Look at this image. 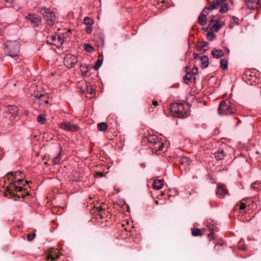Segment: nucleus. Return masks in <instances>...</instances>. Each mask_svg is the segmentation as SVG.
<instances>
[{"label":"nucleus","mask_w":261,"mask_h":261,"mask_svg":"<svg viewBox=\"0 0 261 261\" xmlns=\"http://www.w3.org/2000/svg\"><path fill=\"white\" fill-rule=\"evenodd\" d=\"M6 2L7 3H12V0H5Z\"/></svg>","instance_id":"obj_58"},{"label":"nucleus","mask_w":261,"mask_h":261,"mask_svg":"<svg viewBox=\"0 0 261 261\" xmlns=\"http://www.w3.org/2000/svg\"><path fill=\"white\" fill-rule=\"evenodd\" d=\"M59 255L57 254L53 250L50 251V253L47 255L46 261H54L59 257Z\"/></svg>","instance_id":"obj_19"},{"label":"nucleus","mask_w":261,"mask_h":261,"mask_svg":"<svg viewBox=\"0 0 261 261\" xmlns=\"http://www.w3.org/2000/svg\"><path fill=\"white\" fill-rule=\"evenodd\" d=\"M242 250H245L246 249V247H242Z\"/></svg>","instance_id":"obj_59"},{"label":"nucleus","mask_w":261,"mask_h":261,"mask_svg":"<svg viewBox=\"0 0 261 261\" xmlns=\"http://www.w3.org/2000/svg\"><path fill=\"white\" fill-rule=\"evenodd\" d=\"M184 105L181 103H174L170 106V110L174 117L182 118L185 117V112H183Z\"/></svg>","instance_id":"obj_4"},{"label":"nucleus","mask_w":261,"mask_h":261,"mask_svg":"<svg viewBox=\"0 0 261 261\" xmlns=\"http://www.w3.org/2000/svg\"><path fill=\"white\" fill-rule=\"evenodd\" d=\"M46 158H47V156L46 155H44V157L43 158V159H46Z\"/></svg>","instance_id":"obj_61"},{"label":"nucleus","mask_w":261,"mask_h":261,"mask_svg":"<svg viewBox=\"0 0 261 261\" xmlns=\"http://www.w3.org/2000/svg\"><path fill=\"white\" fill-rule=\"evenodd\" d=\"M86 89L84 90V92L85 93L86 97L91 98L92 97V95L95 93V91L90 87V84L86 83Z\"/></svg>","instance_id":"obj_13"},{"label":"nucleus","mask_w":261,"mask_h":261,"mask_svg":"<svg viewBox=\"0 0 261 261\" xmlns=\"http://www.w3.org/2000/svg\"><path fill=\"white\" fill-rule=\"evenodd\" d=\"M192 235L194 237L200 236L202 235L201 229L199 228H194L192 229Z\"/></svg>","instance_id":"obj_28"},{"label":"nucleus","mask_w":261,"mask_h":261,"mask_svg":"<svg viewBox=\"0 0 261 261\" xmlns=\"http://www.w3.org/2000/svg\"><path fill=\"white\" fill-rule=\"evenodd\" d=\"M7 192H9V195H10V196H11L12 195H13V196H15L14 194L12 193L11 191L9 189H8L6 190V192H5V193H4V196H6L7 195Z\"/></svg>","instance_id":"obj_48"},{"label":"nucleus","mask_w":261,"mask_h":261,"mask_svg":"<svg viewBox=\"0 0 261 261\" xmlns=\"http://www.w3.org/2000/svg\"><path fill=\"white\" fill-rule=\"evenodd\" d=\"M192 78V74L191 72H188L183 77V80L185 84H188L189 82L190 81Z\"/></svg>","instance_id":"obj_32"},{"label":"nucleus","mask_w":261,"mask_h":261,"mask_svg":"<svg viewBox=\"0 0 261 261\" xmlns=\"http://www.w3.org/2000/svg\"><path fill=\"white\" fill-rule=\"evenodd\" d=\"M199 58L201 61V63L203 66L202 68H206L209 65V59L208 57L207 56L204 55L199 57Z\"/></svg>","instance_id":"obj_18"},{"label":"nucleus","mask_w":261,"mask_h":261,"mask_svg":"<svg viewBox=\"0 0 261 261\" xmlns=\"http://www.w3.org/2000/svg\"><path fill=\"white\" fill-rule=\"evenodd\" d=\"M149 110L150 112H152V111H153V108L152 107H150L149 109Z\"/></svg>","instance_id":"obj_57"},{"label":"nucleus","mask_w":261,"mask_h":261,"mask_svg":"<svg viewBox=\"0 0 261 261\" xmlns=\"http://www.w3.org/2000/svg\"><path fill=\"white\" fill-rule=\"evenodd\" d=\"M228 193L227 191L220 186H218L216 190V194L220 198L224 197Z\"/></svg>","instance_id":"obj_12"},{"label":"nucleus","mask_w":261,"mask_h":261,"mask_svg":"<svg viewBox=\"0 0 261 261\" xmlns=\"http://www.w3.org/2000/svg\"><path fill=\"white\" fill-rule=\"evenodd\" d=\"M6 112L11 115V116L15 118L18 115V109L15 106H8L7 107Z\"/></svg>","instance_id":"obj_11"},{"label":"nucleus","mask_w":261,"mask_h":261,"mask_svg":"<svg viewBox=\"0 0 261 261\" xmlns=\"http://www.w3.org/2000/svg\"><path fill=\"white\" fill-rule=\"evenodd\" d=\"M60 126L62 129L70 132H77L79 129L77 125L72 124L69 122L61 123Z\"/></svg>","instance_id":"obj_9"},{"label":"nucleus","mask_w":261,"mask_h":261,"mask_svg":"<svg viewBox=\"0 0 261 261\" xmlns=\"http://www.w3.org/2000/svg\"><path fill=\"white\" fill-rule=\"evenodd\" d=\"M23 178H21V177H20V178H18L16 181H15V180H13V183H12V184H15L16 182H17V184H18V185H19V186H20V185L24 186L25 184H28L29 183V181H27V180H26V181H25V184H22V182H23ZM13 180H14V179H13Z\"/></svg>","instance_id":"obj_36"},{"label":"nucleus","mask_w":261,"mask_h":261,"mask_svg":"<svg viewBox=\"0 0 261 261\" xmlns=\"http://www.w3.org/2000/svg\"><path fill=\"white\" fill-rule=\"evenodd\" d=\"M25 18L29 20L35 27H39L41 23V17L37 14H28Z\"/></svg>","instance_id":"obj_7"},{"label":"nucleus","mask_w":261,"mask_h":261,"mask_svg":"<svg viewBox=\"0 0 261 261\" xmlns=\"http://www.w3.org/2000/svg\"><path fill=\"white\" fill-rule=\"evenodd\" d=\"M198 67H194L193 68V69H192L191 70V74L194 76V80H195V79H196V75L198 74Z\"/></svg>","instance_id":"obj_40"},{"label":"nucleus","mask_w":261,"mask_h":261,"mask_svg":"<svg viewBox=\"0 0 261 261\" xmlns=\"http://www.w3.org/2000/svg\"><path fill=\"white\" fill-rule=\"evenodd\" d=\"M21 197H24V194H21Z\"/></svg>","instance_id":"obj_60"},{"label":"nucleus","mask_w":261,"mask_h":261,"mask_svg":"<svg viewBox=\"0 0 261 261\" xmlns=\"http://www.w3.org/2000/svg\"><path fill=\"white\" fill-rule=\"evenodd\" d=\"M220 67L223 70H225L227 69L228 63L225 59H222L220 60Z\"/></svg>","instance_id":"obj_25"},{"label":"nucleus","mask_w":261,"mask_h":261,"mask_svg":"<svg viewBox=\"0 0 261 261\" xmlns=\"http://www.w3.org/2000/svg\"><path fill=\"white\" fill-rule=\"evenodd\" d=\"M213 57L216 59H220L224 56V53L221 49H214L211 51Z\"/></svg>","instance_id":"obj_14"},{"label":"nucleus","mask_w":261,"mask_h":261,"mask_svg":"<svg viewBox=\"0 0 261 261\" xmlns=\"http://www.w3.org/2000/svg\"><path fill=\"white\" fill-rule=\"evenodd\" d=\"M210 233L208 235V238L210 241H211L212 239H214V231L213 228H210Z\"/></svg>","instance_id":"obj_42"},{"label":"nucleus","mask_w":261,"mask_h":261,"mask_svg":"<svg viewBox=\"0 0 261 261\" xmlns=\"http://www.w3.org/2000/svg\"><path fill=\"white\" fill-rule=\"evenodd\" d=\"M225 155V153L223 149H218V151L215 153V156L217 161L222 160Z\"/></svg>","instance_id":"obj_15"},{"label":"nucleus","mask_w":261,"mask_h":261,"mask_svg":"<svg viewBox=\"0 0 261 261\" xmlns=\"http://www.w3.org/2000/svg\"><path fill=\"white\" fill-rule=\"evenodd\" d=\"M190 162V159L189 157L188 156L182 157L180 161V163L181 164L185 165H189Z\"/></svg>","instance_id":"obj_31"},{"label":"nucleus","mask_w":261,"mask_h":261,"mask_svg":"<svg viewBox=\"0 0 261 261\" xmlns=\"http://www.w3.org/2000/svg\"><path fill=\"white\" fill-rule=\"evenodd\" d=\"M102 56H99L98 59L96 61L95 65H94V69L95 70H98L99 68V67L102 65Z\"/></svg>","instance_id":"obj_22"},{"label":"nucleus","mask_w":261,"mask_h":261,"mask_svg":"<svg viewBox=\"0 0 261 261\" xmlns=\"http://www.w3.org/2000/svg\"><path fill=\"white\" fill-rule=\"evenodd\" d=\"M223 24H224V23H219V22L217 20L216 21V22L213 24V26L211 27V29L214 30L216 32H218L222 27Z\"/></svg>","instance_id":"obj_24"},{"label":"nucleus","mask_w":261,"mask_h":261,"mask_svg":"<svg viewBox=\"0 0 261 261\" xmlns=\"http://www.w3.org/2000/svg\"><path fill=\"white\" fill-rule=\"evenodd\" d=\"M108 128V125L105 122H101L97 124V128L99 131H105Z\"/></svg>","instance_id":"obj_27"},{"label":"nucleus","mask_w":261,"mask_h":261,"mask_svg":"<svg viewBox=\"0 0 261 261\" xmlns=\"http://www.w3.org/2000/svg\"><path fill=\"white\" fill-rule=\"evenodd\" d=\"M193 56L194 58L195 59L199 58L198 54L196 53H194L193 54Z\"/></svg>","instance_id":"obj_50"},{"label":"nucleus","mask_w":261,"mask_h":261,"mask_svg":"<svg viewBox=\"0 0 261 261\" xmlns=\"http://www.w3.org/2000/svg\"><path fill=\"white\" fill-rule=\"evenodd\" d=\"M12 187L15 191H22L23 190V188L20 186H17L15 184H12Z\"/></svg>","instance_id":"obj_39"},{"label":"nucleus","mask_w":261,"mask_h":261,"mask_svg":"<svg viewBox=\"0 0 261 261\" xmlns=\"http://www.w3.org/2000/svg\"><path fill=\"white\" fill-rule=\"evenodd\" d=\"M206 37L209 41H213L216 39V36L213 32H208L206 34Z\"/></svg>","instance_id":"obj_30"},{"label":"nucleus","mask_w":261,"mask_h":261,"mask_svg":"<svg viewBox=\"0 0 261 261\" xmlns=\"http://www.w3.org/2000/svg\"><path fill=\"white\" fill-rule=\"evenodd\" d=\"M17 198L18 199V198H19V197H20V196H19V195H18V196H17Z\"/></svg>","instance_id":"obj_63"},{"label":"nucleus","mask_w":261,"mask_h":261,"mask_svg":"<svg viewBox=\"0 0 261 261\" xmlns=\"http://www.w3.org/2000/svg\"><path fill=\"white\" fill-rule=\"evenodd\" d=\"M154 145L155 147H157L158 148V150H162L164 147L163 144L159 142H155Z\"/></svg>","instance_id":"obj_41"},{"label":"nucleus","mask_w":261,"mask_h":261,"mask_svg":"<svg viewBox=\"0 0 261 261\" xmlns=\"http://www.w3.org/2000/svg\"><path fill=\"white\" fill-rule=\"evenodd\" d=\"M91 213L95 215L96 219H102L106 215V210L101 206L94 207Z\"/></svg>","instance_id":"obj_8"},{"label":"nucleus","mask_w":261,"mask_h":261,"mask_svg":"<svg viewBox=\"0 0 261 261\" xmlns=\"http://www.w3.org/2000/svg\"><path fill=\"white\" fill-rule=\"evenodd\" d=\"M217 1L219 2V4H220V3L225 2L226 0H217Z\"/></svg>","instance_id":"obj_55"},{"label":"nucleus","mask_w":261,"mask_h":261,"mask_svg":"<svg viewBox=\"0 0 261 261\" xmlns=\"http://www.w3.org/2000/svg\"><path fill=\"white\" fill-rule=\"evenodd\" d=\"M41 97L40 99V101L42 103H47L48 96L46 94H43L42 95H40Z\"/></svg>","instance_id":"obj_35"},{"label":"nucleus","mask_w":261,"mask_h":261,"mask_svg":"<svg viewBox=\"0 0 261 261\" xmlns=\"http://www.w3.org/2000/svg\"><path fill=\"white\" fill-rule=\"evenodd\" d=\"M86 31L88 34H90L92 32L91 25H87L86 28Z\"/></svg>","instance_id":"obj_46"},{"label":"nucleus","mask_w":261,"mask_h":261,"mask_svg":"<svg viewBox=\"0 0 261 261\" xmlns=\"http://www.w3.org/2000/svg\"><path fill=\"white\" fill-rule=\"evenodd\" d=\"M251 188H252V189L254 190H256V187L254 186V185H253V184H252V185H251Z\"/></svg>","instance_id":"obj_56"},{"label":"nucleus","mask_w":261,"mask_h":261,"mask_svg":"<svg viewBox=\"0 0 261 261\" xmlns=\"http://www.w3.org/2000/svg\"><path fill=\"white\" fill-rule=\"evenodd\" d=\"M46 42L48 44H50L57 46L60 47L64 42L63 39L61 36L57 34L49 35L47 37Z\"/></svg>","instance_id":"obj_5"},{"label":"nucleus","mask_w":261,"mask_h":261,"mask_svg":"<svg viewBox=\"0 0 261 261\" xmlns=\"http://www.w3.org/2000/svg\"><path fill=\"white\" fill-rule=\"evenodd\" d=\"M210 10L208 9V7H205L203 9V11H202V12L201 13H204L205 14H206V15H207L208 14V13H209L208 11H210Z\"/></svg>","instance_id":"obj_47"},{"label":"nucleus","mask_w":261,"mask_h":261,"mask_svg":"<svg viewBox=\"0 0 261 261\" xmlns=\"http://www.w3.org/2000/svg\"><path fill=\"white\" fill-rule=\"evenodd\" d=\"M216 21L215 20H214V19H212L210 21H209V24H208V27H210V29H211V27L213 26V24L215 23L216 22Z\"/></svg>","instance_id":"obj_49"},{"label":"nucleus","mask_w":261,"mask_h":261,"mask_svg":"<svg viewBox=\"0 0 261 261\" xmlns=\"http://www.w3.org/2000/svg\"><path fill=\"white\" fill-rule=\"evenodd\" d=\"M5 53L10 57H15L19 52V43L16 41H7L5 43Z\"/></svg>","instance_id":"obj_3"},{"label":"nucleus","mask_w":261,"mask_h":261,"mask_svg":"<svg viewBox=\"0 0 261 261\" xmlns=\"http://www.w3.org/2000/svg\"><path fill=\"white\" fill-rule=\"evenodd\" d=\"M84 49L89 53H92L93 51H94V47L91 45L90 44L86 43L84 44L83 45Z\"/></svg>","instance_id":"obj_29"},{"label":"nucleus","mask_w":261,"mask_h":261,"mask_svg":"<svg viewBox=\"0 0 261 261\" xmlns=\"http://www.w3.org/2000/svg\"><path fill=\"white\" fill-rule=\"evenodd\" d=\"M155 202V203H156V204H158V201L157 200H156Z\"/></svg>","instance_id":"obj_62"},{"label":"nucleus","mask_w":261,"mask_h":261,"mask_svg":"<svg viewBox=\"0 0 261 261\" xmlns=\"http://www.w3.org/2000/svg\"><path fill=\"white\" fill-rule=\"evenodd\" d=\"M228 10V5L226 3H224V4L220 7V12L221 13L223 14L227 12Z\"/></svg>","instance_id":"obj_34"},{"label":"nucleus","mask_w":261,"mask_h":261,"mask_svg":"<svg viewBox=\"0 0 261 261\" xmlns=\"http://www.w3.org/2000/svg\"><path fill=\"white\" fill-rule=\"evenodd\" d=\"M232 19L233 20V21H232V23H230L229 24L230 28H232L233 25L239 24V22H238L239 19L237 17L233 16H232Z\"/></svg>","instance_id":"obj_38"},{"label":"nucleus","mask_w":261,"mask_h":261,"mask_svg":"<svg viewBox=\"0 0 261 261\" xmlns=\"http://www.w3.org/2000/svg\"><path fill=\"white\" fill-rule=\"evenodd\" d=\"M224 48H225V50H226L227 54H229L230 53L229 49L227 47H225Z\"/></svg>","instance_id":"obj_54"},{"label":"nucleus","mask_w":261,"mask_h":261,"mask_svg":"<svg viewBox=\"0 0 261 261\" xmlns=\"http://www.w3.org/2000/svg\"><path fill=\"white\" fill-rule=\"evenodd\" d=\"M97 175L99 176V177H102L103 176V173L102 172H97Z\"/></svg>","instance_id":"obj_53"},{"label":"nucleus","mask_w":261,"mask_h":261,"mask_svg":"<svg viewBox=\"0 0 261 261\" xmlns=\"http://www.w3.org/2000/svg\"><path fill=\"white\" fill-rule=\"evenodd\" d=\"M206 14L201 13L198 19L199 23L201 26H204L206 24Z\"/></svg>","instance_id":"obj_16"},{"label":"nucleus","mask_w":261,"mask_h":261,"mask_svg":"<svg viewBox=\"0 0 261 261\" xmlns=\"http://www.w3.org/2000/svg\"><path fill=\"white\" fill-rule=\"evenodd\" d=\"M208 43L204 41H201L197 42V45L200 48L204 47L208 45Z\"/></svg>","instance_id":"obj_37"},{"label":"nucleus","mask_w":261,"mask_h":261,"mask_svg":"<svg viewBox=\"0 0 261 261\" xmlns=\"http://www.w3.org/2000/svg\"><path fill=\"white\" fill-rule=\"evenodd\" d=\"M239 205H240L239 209H240V211L244 210L246 208V205L245 203H244L243 202H241L239 204ZM240 213H241V212L240 211Z\"/></svg>","instance_id":"obj_45"},{"label":"nucleus","mask_w":261,"mask_h":261,"mask_svg":"<svg viewBox=\"0 0 261 261\" xmlns=\"http://www.w3.org/2000/svg\"><path fill=\"white\" fill-rule=\"evenodd\" d=\"M102 43H103V42H104V40L103 39L102 40Z\"/></svg>","instance_id":"obj_64"},{"label":"nucleus","mask_w":261,"mask_h":261,"mask_svg":"<svg viewBox=\"0 0 261 261\" xmlns=\"http://www.w3.org/2000/svg\"><path fill=\"white\" fill-rule=\"evenodd\" d=\"M236 109L234 103L230 100L226 99L220 103L218 108V113L221 115H228L234 114Z\"/></svg>","instance_id":"obj_1"},{"label":"nucleus","mask_w":261,"mask_h":261,"mask_svg":"<svg viewBox=\"0 0 261 261\" xmlns=\"http://www.w3.org/2000/svg\"><path fill=\"white\" fill-rule=\"evenodd\" d=\"M152 105L155 106V107H156L158 106V102L156 100H153L152 101Z\"/></svg>","instance_id":"obj_52"},{"label":"nucleus","mask_w":261,"mask_h":261,"mask_svg":"<svg viewBox=\"0 0 261 261\" xmlns=\"http://www.w3.org/2000/svg\"><path fill=\"white\" fill-rule=\"evenodd\" d=\"M219 5L220 4L219 2H218L217 0H214L212 2V3H210L208 9L210 10V11H212L217 8Z\"/></svg>","instance_id":"obj_23"},{"label":"nucleus","mask_w":261,"mask_h":261,"mask_svg":"<svg viewBox=\"0 0 261 261\" xmlns=\"http://www.w3.org/2000/svg\"><path fill=\"white\" fill-rule=\"evenodd\" d=\"M185 71L186 72V73H187L188 72H190V68L188 66H186L185 67Z\"/></svg>","instance_id":"obj_51"},{"label":"nucleus","mask_w":261,"mask_h":261,"mask_svg":"<svg viewBox=\"0 0 261 261\" xmlns=\"http://www.w3.org/2000/svg\"><path fill=\"white\" fill-rule=\"evenodd\" d=\"M62 156V151L61 150L53 159V162L54 165H59L61 163V157Z\"/></svg>","instance_id":"obj_20"},{"label":"nucleus","mask_w":261,"mask_h":261,"mask_svg":"<svg viewBox=\"0 0 261 261\" xmlns=\"http://www.w3.org/2000/svg\"><path fill=\"white\" fill-rule=\"evenodd\" d=\"M37 121L38 122L42 124H44L46 122V119L45 117V115L44 114H42L39 115L37 117Z\"/></svg>","instance_id":"obj_26"},{"label":"nucleus","mask_w":261,"mask_h":261,"mask_svg":"<svg viewBox=\"0 0 261 261\" xmlns=\"http://www.w3.org/2000/svg\"><path fill=\"white\" fill-rule=\"evenodd\" d=\"M43 94H41L39 92H35L33 95L35 97L40 100V98L41 97V96H40V95H42Z\"/></svg>","instance_id":"obj_44"},{"label":"nucleus","mask_w":261,"mask_h":261,"mask_svg":"<svg viewBox=\"0 0 261 261\" xmlns=\"http://www.w3.org/2000/svg\"><path fill=\"white\" fill-rule=\"evenodd\" d=\"M77 62V57L71 54L66 55L64 58V64L68 68L73 67Z\"/></svg>","instance_id":"obj_6"},{"label":"nucleus","mask_w":261,"mask_h":261,"mask_svg":"<svg viewBox=\"0 0 261 261\" xmlns=\"http://www.w3.org/2000/svg\"><path fill=\"white\" fill-rule=\"evenodd\" d=\"M35 236H36V234L35 233L28 234V236H27L28 241H32V240H34V239L35 238Z\"/></svg>","instance_id":"obj_43"},{"label":"nucleus","mask_w":261,"mask_h":261,"mask_svg":"<svg viewBox=\"0 0 261 261\" xmlns=\"http://www.w3.org/2000/svg\"><path fill=\"white\" fill-rule=\"evenodd\" d=\"M152 185H153L154 189H156V190L161 189L164 185V180L163 179L155 180L153 181Z\"/></svg>","instance_id":"obj_17"},{"label":"nucleus","mask_w":261,"mask_h":261,"mask_svg":"<svg viewBox=\"0 0 261 261\" xmlns=\"http://www.w3.org/2000/svg\"><path fill=\"white\" fill-rule=\"evenodd\" d=\"M7 175L13 176V179H16L17 176H19L20 178H23L24 177V174L19 171H17L15 172H9L7 174Z\"/></svg>","instance_id":"obj_21"},{"label":"nucleus","mask_w":261,"mask_h":261,"mask_svg":"<svg viewBox=\"0 0 261 261\" xmlns=\"http://www.w3.org/2000/svg\"><path fill=\"white\" fill-rule=\"evenodd\" d=\"M246 5L249 9L253 10L260 7L259 0H246Z\"/></svg>","instance_id":"obj_10"},{"label":"nucleus","mask_w":261,"mask_h":261,"mask_svg":"<svg viewBox=\"0 0 261 261\" xmlns=\"http://www.w3.org/2000/svg\"><path fill=\"white\" fill-rule=\"evenodd\" d=\"M37 12L43 15L46 24L48 26L54 25L56 21V15L52 10L48 8L40 7L38 8Z\"/></svg>","instance_id":"obj_2"},{"label":"nucleus","mask_w":261,"mask_h":261,"mask_svg":"<svg viewBox=\"0 0 261 261\" xmlns=\"http://www.w3.org/2000/svg\"><path fill=\"white\" fill-rule=\"evenodd\" d=\"M84 22L87 25H92L93 24L94 21L91 18L86 17L84 19Z\"/></svg>","instance_id":"obj_33"}]
</instances>
